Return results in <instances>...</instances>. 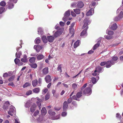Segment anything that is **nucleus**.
Here are the masks:
<instances>
[{
	"label": "nucleus",
	"mask_w": 123,
	"mask_h": 123,
	"mask_svg": "<svg viewBox=\"0 0 123 123\" xmlns=\"http://www.w3.org/2000/svg\"><path fill=\"white\" fill-rule=\"evenodd\" d=\"M5 10V8L3 7H0V14L3 12Z\"/></svg>",
	"instance_id": "50"
},
{
	"label": "nucleus",
	"mask_w": 123,
	"mask_h": 123,
	"mask_svg": "<svg viewBox=\"0 0 123 123\" xmlns=\"http://www.w3.org/2000/svg\"><path fill=\"white\" fill-rule=\"evenodd\" d=\"M33 92L36 93H37L39 92L40 91V89L39 88H36L34 89L33 90Z\"/></svg>",
	"instance_id": "27"
},
{
	"label": "nucleus",
	"mask_w": 123,
	"mask_h": 123,
	"mask_svg": "<svg viewBox=\"0 0 123 123\" xmlns=\"http://www.w3.org/2000/svg\"><path fill=\"white\" fill-rule=\"evenodd\" d=\"M106 62V65L105 66L107 68L110 67L112 65L114 64V62H112L111 61H109Z\"/></svg>",
	"instance_id": "8"
},
{
	"label": "nucleus",
	"mask_w": 123,
	"mask_h": 123,
	"mask_svg": "<svg viewBox=\"0 0 123 123\" xmlns=\"http://www.w3.org/2000/svg\"><path fill=\"white\" fill-rule=\"evenodd\" d=\"M9 103L8 101L6 102L3 106V108L5 110H6L8 108V107L9 105Z\"/></svg>",
	"instance_id": "14"
},
{
	"label": "nucleus",
	"mask_w": 123,
	"mask_h": 123,
	"mask_svg": "<svg viewBox=\"0 0 123 123\" xmlns=\"http://www.w3.org/2000/svg\"><path fill=\"white\" fill-rule=\"evenodd\" d=\"M31 103V102L30 101H28L25 104V106L26 108H28L29 107Z\"/></svg>",
	"instance_id": "25"
},
{
	"label": "nucleus",
	"mask_w": 123,
	"mask_h": 123,
	"mask_svg": "<svg viewBox=\"0 0 123 123\" xmlns=\"http://www.w3.org/2000/svg\"><path fill=\"white\" fill-rule=\"evenodd\" d=\"M43 73L44 74H46L48 73V68H46L43 69Z\"/></svg>",
	"instance_id": "28"
},
{
	"label": "nucleus",
	"mask_w": 123,
	"mask_h": 123,
	"mask_svg": "<svg viewBox=\"0 0 123 123\" xmlns=\"http://www.w3.org/2000/svg\"><path fill=\"white\" fill-rule=\"evenodd\" d=\"M92 93V90L91 88L89 87H87L85 88L83 91V93L86 96L90 95Z\"/></svg>",
	"instance_id": "3"
},
{
	"label": "nucleus",
	"mask_w": 123,
	"mask_h": 123,
	"mask_svg": "<svg viewBox=\"0 0 123 123\" xmlns=\"http://www.w3.org/2000/svg\"><path fill=\"white\" fill-rule=\"evenodd\" d=\"M30 65L31 67L34 68H36L37 67V65L36 63L31 64Z\"/></svg>",
	"instance_id": "44"
},
{
	"label": "nucleus",
	"mask_w": 123,
	"mask_h": 123,
	"mask_svg": "<svg viewBox=\"0 0 123 123\" xmlns=\"http://www.w3.org/2000/svg\"><path fill=\"white\" fill-rule=\"evenodd\" d=\"M77 87V85L75 83L72 84V87L73 89L76 90Z\"/></svg>",
	"instance_id": "45"
},
{
	"label": "nucleus",
	"mask_w": 123,
	"mask_h": 123,
	"mask_svg": "<svg viewBox=\"0 0 123 123\" xmlns=\"http://www.w3.org/2000/svg\"><path fill=\"white\" fill-rule=\"evenodd\" d=\"M107 39L110 40L112 39L113 37L111 36L105 35L104 36Z\"/></svg>",
	"instance_id": "42"
},
{
	"label": "nucleus",
	"mask_w": 123,
	"mask_h": 123,
	"mask_svg": "<svg viewBox=\"0 0 123 123\" xmlns=\"http://www.w3.org/2000/svg\"><path fill=\"white\" fill-rule=\"evenodd\" d=\"M43 117H39V118L37 119V121L38 123H43Z\"/></svg>",
	"instance_id": "26"
},
{
	"label": "nucleus",
	"mask_w": 123,
	"mask_h": 123,
	"mask_svg": "<svg viewBox=\"0 0 123 123\" xmlns=\"http://www.w3.org/2000/svg\"><path fill=\"white\" fill-rule=\"evenodd\" d=\"M67 113L66 112H63L62 114V115L63 117H65L67 115Z\"/></svg>",
	"instance_id": "55"
},
{
	"label": "nucleus",
	"mask_w": 123,
	"mask_h": 123,
	"mask_svg": "<svg viewBox=\"0 0 123 123\" xmlns=\"http://www.w3.org/2000/svg\"><path fill=\"white\" fill-rule=\"evenodd\" d=\"M37 101H38L39 102H42L43 101V100L42 99L39 98L38 97H37L36 98Z\"/></svg>",
	"instance_id": "59"
},
{
	"label": "nucleus",
	"mask_w": 123,
	"mask_h": 123,
	"mask_svg": "<svg viewBox=\"0 0 123 123\" xmlns=\"http://www.w3.org/2000/svg\"><path fill=\"white\" fill-rule=\"evenodd\" d=\"M15 122L14 123H20L19 119L17 118H14Z\"/></svg>",
	"instance_id": "58"
},
{
	"label": "nucleus",
	"mask_w": 123,
	"mask_h": 123,
	"mask_svg": "<svg viewBox=\"0 0 123 123\" xmlns=\"http://www.w3.org/2000/svg\"><path fill=\"white\" fill-rule=\"evenodd\" d=\"M60 115H58L56 117H51V119L53 120H55L59 119L60 117Z\"/></svg>",
	"instance_id": "46"
},
{
	"label": "nucleus",
	"mask_w": 123,
	"mask_h": 123,
	"mask_svg": "<svg viewBox=\"0 0 123 123\" xmlns=\"http://www.w3.org/2000/svg\"><path fill=\"white\" fill-rule=\"evenodd\" d=\"M31 85V84L28 82H26L25 83L23 86V87L24 88L27 87L28 86H30Z\"/></svg>",
	"instance_id": "35"
},
{
	"label": "nucleus",
	"mask_w": 123,
	"mask_h": 123,
	"mask_svg": "<svg viewBox=\"0 0 123 123\" xmlns=\"http://www.w3.org/2000/svg\"><path fill=\"white\" fill-rule=\"evenodd\" d=\"M11 2H8L7 7L9 9H11L13 8L14 5Z\"/></svg>",
	"instance_id": "16"
},
{
	"label": "nucleus",
	"mask_w": 123,
	"mask_h": 123,
	"mask_svg": "<svg viewBox=\"0 0 123 123\" xmlns=\"http://www.w3.org/2000/svg\"><path fill=\"white\" fill-rule=\"evenodd\" d=\"M47 38L48 41L50 42H52L54 39V37L52 36H48Z\"/></svg>",
	"instance_id": "17"
},
{
	"label": "nucleus",
	"mask_w": 123,
	"mask_h": 123,
	"mask_svg": "<svg viewBox=\"0 0 123 123\" xmlns=\"http://www.w3.org/2000/svg\"><path fill=\"white\" fill-rule=\"evenodd\" d=\"M63 30L64 29L62 28L56 31H53V33L54 37H57L60 36L62 34Z\"/></svg>",
	"instance_id": "2"
},
{
	"label": "nucleus",
	"mask_w": 123,
	"mask_h": 123,
	"mask_svg": "<svg viewBox=\"0 0 123 123\" xmlns=\"http://www.w3.org/2000/svg\"><path fill=\"white\" fill-rule=\"evenodd\" d=\"M106 33L109 35H112L114 34V32L111 31H109L107 30L106 31Z\"/></svg>",
	"instance_id": "34"
},
{
	"label": "nucleus",
	"mask_w": 123,
	"mask_h": 123,
	"mask_svg": "<svg viewBox=\"0 0 123 123\" xmlns=\"http://www.w3.org/2000/svg\"><path fill=\"white\" fill-rule=\"evenodd\" d=\"M118 17L120 18L121 19L123 17V13L122 11H121L118 15Z\"/></svg>",
	"instance_id": "41"
},
{
	"label": "nucleus",
	"mask_w": 123,
	"mask_h": 123,
	"mask_svg": "<svg viewBox=\"0 0 123 123\" xmlns=\"http://www.w3.org/2000/svg\"><path fill=\"white\" fill-rule=\"evenodd\" d=\"M77 97H76L75 95H74L73 96V98L74 99L79 101V99H77Z\"/></svg>",
	"instance_id": "64"
},
{
	"label": "nucleus",
	"mask_w": 123,
	"mask_h": 123,
	"mask_svg": "<svg viewBox=\"0 0 123 123\" xmlns=\"http://www.w3.org/2000/svg\"><path fill=\"white\" fill-rule=\"evenodd\" d=\"M15 77L14 75H13L10 77L8 79V80L10 81H13Z\"/></svg>",
	"instance_id": "53"
},
{
	"label": "nucleus",
	"mask_w": 123,
	"mask_h": 123,
	"mask_svg": "<svg viewBox=\"0 0 123 123\" xmlns=\"http://www.w3.org/2000/svg\"><path fill=\"white\" fill-rule=\"evenodd\" d=\"M40 38L39 37H37L35 39V42L36 43L38 44L40 43Z\"/></svg>",
	"instance_id": "37"
},
{
	"label": "nucleus",
	"mask_w": 123,
	"mask_h": 123,
	"mask_svg": "<svg viewBox=\"0 0 123 123\" xmlns=\"http://www.w3.org/2000/svg\"><path fill=\"white\" fill-rule=\"evenodd\" d=\"M6 3L4 1H2L0 3V5L2 6H5L6 5Z\"/></svg>",
	"instance_id": "52"
},
{
	"label": "nucleus",
	"mask_w": 123,
	"mask_h": 123,
	"mask_svg": "<svg viewBox=\"0 0 123 123\" xmlns=\"http://www.w3.org/2000/svg\"><path fill=\"white\" fill-rule=\"evenodd\" d=\"M94 13V9L92 8L87 12L86 14V16L92 15Z\"/></svg>",
	"instance_id": "9"
},
{
	"label": "nucleus",
	"mask_w": 123,
	"mask_h": 123,
	"mask_svg": "<svg viewBox=\"0 0 123 123\" xmlns=\"http://www.w3.org/2000/svg\"><path fill=\"white\" fill-rule=\"evenodd\" d=\"M70 11L68 10L65 12L64 14V17L63 18V20L65 22H66L68 19V17L70 15Z\"/></svg>",
	"instance_id": "7"
},
{
	"label": "nucleus",
	"mask_w": 123,
	"mask_h": 123,
	"mask_svg": "<svg viewBox=\"0 0 123 123\" xmlns=\"http://www.w3.org/2000/svg\"><path fill=\"white\" fill-rule=\"evenodd\" d=\"M48 91V89L47 88H45L43 90V93H46Z\"/></svg>",
	"instance_id": "62"
},
{
	"label": "nucleus",
	"mask_w": 123,
	"mask_h": 123,
	"mask_svg": "<svg viewBox=\"0 0 123 123\" xmlns=\"http://www.w3.org/2000/svg\"><path fill=\"white\" fill-rule=\"evenodd\" d=\"M100 65L102 66H103L105 65H106V62H102L100 63Z\"/></svg>",
	"instance_id": "61"
},
{
	"label": "nucleus",
	"mask_w": 123,
	"mask_h": 123,
	"mask_svg": "<svg viewBox=\"0 0 123 123\" xmlns=\"http://www.w3.org/2000/svg\"><path fill=\"white\" fill-rule=\"evenodd\" d=\"M82 92H78L76 94L77 97L78 98H80L82 96Z\"/></svg>",
	"instance_id": "33"
},
{
	"label": "nucleus",
	"mask_w": 123,
	"mask_h": 123,
	"mask_svg": "<svg viewBox=\"0 0 123 123\" xmlns=\"http://www.w3.org/2000/svg\"><path fill=\"white\" fill-rule=\"evenodd\" d=\"M44 56L42 54H38L37 56V59L38 60H40L43 59Z\"/></svg>",
	"instance_id": "21"
},
{
	"label": "nucleus",
	"mask_w": 123,
	"mask_h": 123,
	"mask_svg": "<svg viewBox=\"0 0 123 123\" xmlns=\"http://www.w3.org/2000/svg\"><path fill=\"white\" fill-rule=\"evenodd\" d=\"M74 12L76 14H79L80 13V10L79 9H76L74 10Z\"/></svg>",
	"instance_id": "43"
},
{
	"label": "nucleus",
	"mask_w": 123,
	"mask_h": 123,
	"mask_svg": "<svg viewBox=\"0 0 123 123\" xmlns=\"http://www.w3.org/2000/svg\"><path fill=\"white\" fill-rule=\"evenodd\" d=\"M41 114L43 115H45L47 112V111L45 107L43 108L41 110Z\"/></svg>",
	"instance_id": "19"
},
{
	"label": "nucleus",
	"mask_w": 123,
	"mask_h": 123,
	"mask_svg": "<svg viewBox=\"0 0 123 123\" xmlns=\"http://www.w3.org/2000/svg\"><path fill=\"white\" fill-rule=\"evenodd\" d=\"M100 43V41L99 40L98 41L97 43L94 46L93 48V50L96 49L99 46Z\"/></svg>",
	"instance_id": "15"
},
{
	"label": "nucleus",
	"mask_w": 123,
	"mask_h": 123,
	"mask_svg": "<svg viewBox=\"0 0 123 123\" xmlns=\"http://www.w3.org/2000/svg\"><path fill=\"white\" fill-rule=\"evenodd\" d=\"M43 31L42 29L41 28H39L38 29V32L39 34H43Z\"/></svg>",
	"instance_id": "40"
},
{
	"label": "nucleus",
	"mask_w": 123,
	"mask_h": 123,
	"mask_svg": "<svg viewBox=\"0 0 123 123\" xmlns=\"http://www.w3.org/2000/svg\"><path fill=\"white\" fill-rule=\"evenodd\" d=\"M110 27L111 30H115L117 28V25L116 24H114Z\"/></svg>",
	"instance_id": "20"
},
{
	"label": "nucleus",
	"mask_w": 123,
	"mask_h": 123,
	"mask_svg": "<svg viewBox=\"0 0 123 123\" xmlns=\"http://www.w3.org/2000/svg\"><path fill=\"white\" fill-rule=\"evenodd\" d=\"M68 107V105L67 102L66 101H65L64 102L63 105V111H66Z\"/></svg>",
	"instance_id": "11"
},
{
	"label": "nucleus",
	"mask_w": 123,
	"mask_h": 123,
	"mask_svg": "<svg viewBox=\"0 0 123 123\" xmlns=\"http://www.w3.org/2000/svg\"><path fill=\"white\" fill-rule=\"evenodd\" d=\"M72 98L71 97H70L69 98L68 100V104H69L72 101Z\"/></svg>",
	"instance_id": "56"
},
{
	"label": "nucleus",
	"mask_w": 123,
	"mask_h": 123,
	"mask_svg": "<svg viewBox=\"0 0 123 123\" xmlns=\"http://www.w3.org/2000/svg\"><path fill=\"white\" fill-rule=\"evenodd\" d=\"M8 76V74L7 73H5L3 75V77H6Z\"/></svg>",
	"instance_id": "63"
},
{
	"label": "nucleus",
	"mask_w": 123,
	"mask_h": 123,
	"mask_svg": "<svg viewBox=\"0 0 123 123\" xmlns=\"http://www.w3.org/2000/svg\"><path fill=\"white\" fill-rule=\"evenodd\" d=\"M50 95L49 94L47 93L45 97V100H48L49 98Z\"/></svg>",
	"instance_id": "54"
},
{
	"label": "nucleus",
	"mask_w": 123,
	"mask_h": 123,
	"mask_svg": "<svg viewBox=\"0 0 123 123\" xmlns=\"http://www.w3.org/2000/svg\"><path fill=\"white\" fill-rule=\"evenodd\" d=\"M39 113V111L38 110H36L34 113L33 114L34 116H36Z\"/></svg>",
	"instance_id": "49"
},
{
	"label": "nucleus",
	"mask_w": 123,
	"mask_h": 123,
	"mask_svg": "<svg viewBox=\"0 0 123 123\" xmlns=\"http://www.w3.org/2000/svg\"><path fill=\"white\" fill-rule=\"evenodd\" d=\"M91 80L93 84H95L97 81V80H96V79L94 77L92 78Z\"/></svg>",
	"instance_id": "38"
},
{
	"label": "nucleus",
	"mask_w": 123,
	"mask_h": 123,
	"mask_svg": "<svg viewBox=\"0 0 123 123\" xmlns=\"http://www.w3.org/2000/svg\"><path fill=\"white\" fill-rule=\"evenodd\" d=\"M41 102H39L38 101H37L36 103L37 105L38 106L39 109H40L41 108Z\"/></svg>",
	"instance_id": "48"
},
{
	"label": "nucleus",
	"mask_w": 123,
	"mask_h": 123,
	"mask_svg": "<svg viewBox=\"0 0 123 123\" xmlns=\"http://www.w3.org/2000/svg\"><path fill=\"white\" fill-rule=\"evenodd\" d=\"M42 40L44 43H46L47 42V39L46 37L44 36H43L42 37Z\"/></svg>",
	"instance_id": "31"
},
{
	"label": "nucleus",
	"mask_w": 123,
	"mask_h": 123,
	"mask_svg": "<svg viewBox=\"0 0 123 123\" xmlns=\"http://www.w3.org/2000/svg\"><path fill=\"white\" fill-rule=\"evenodd\" d=\"M118 59V57L117 56H114L112 57L111 61L112 62H114V64L117 62L116 61Z\"/></svg>",
	"instance_id": "29"
},
{
	"label": "nucleus",
	"mask_w": 123,
	"mask_h": 123,
	"mask_svg": "<svg viewBox=\"0 0 123 123\" xmlns=\"http://www.w3.org/2000/svg\"><path fill=\"white\" fill-rule=\"evenodd\" d=\"M103 70V68L101 67L98 66L96 68L94 72L92 74V75L94 76L98 75L99 73L102 71Z\"/></svg>",
	"instance_id": "4"
},
{
	"label": "nucleus",
	"mask_w": 123,
	"mask_h": 123,
	"mask_svg": "<svg viewBox=\"0 0 123 123\" xmlns=\"http://www.w3.org/2000/svg\"><path fill=\"white\" fill-rule=\"evenodd\" d=\"M15 111L16 109L15 107L11 105L10 106L9 110L8 111V113L9 115L13 116L14 114H15Z\"/></svg>",
	"instance_id": "5"
},
{
	"label": "nucleus",
	"mask_w": 123,
	"mask_h": 123,
	"mask_svg": "<svg viewBox=\"0 0 123 123\" xmlns=\"http://www.w3.org/2000/svg\"><path fill=\"white\" fill-rule=\"evenodd\" d=\"M123 7L121 6L117 10V12H118L120 11L121 10H123Z\"/></svg>",
	"instance_id": "60"
},
{
	"label": "nucleus",
	"mask_w": 123,
	"mask_h": 123,
	"mask_svg": "<svg viewBox=\"0 0 123 123\" xmlns=\"http://www.w3.org/2000/svg\"><path fill=\"white\" fill-rule=\"evenodd\" d=\"M38 81L37 80H36L32 81V85L33 86H36L37 84Z\"/></svg>",
	"instance_id": "32"
},
{
	"label": "nucleus",
	"mask_w": 123,
	"mask_h": 123,
	"mask_svg": "<svg viewBox=\"0 0 123 123\" xmlns=\"http://www.w3.org/2000/svg\"><path fill=\"white\" fill-rule=\"evenodd\" d=\"M34 48L36 50V51L37 52H38L42 49V47L41 46L39 45H35L34 46Z\"/></svg>",
	"instance_id": "10"
},
{
	"label": "nucleus",
	"mask_w": 123,
	"mask_h": 123,
	"mask_svg": "<svg viewBox=\"0 0 123 123\" xmlns=\"http://www.w3.org/2000/svg\"><path fill=\"white\" fill-rule=\"evenodd\" d=\"M32 92V91L31 90H29L26 92V94L27 96L31 94Z\"/></svg>",
	"instance_id": "51"
},
{
	"label": "nucleus",
	"mask_w": 123,
	"mask_h": 123,
	"mask_svg": "<svg viewBox=\"0 0 123 123\" xmlns=\"http://www.w3.org/2000/svg\"><path fill=\"white\" fill-rule=\"evenodd\" d=\"M75 24L74 22H73L72 23L69 29V31L70 32V33L71 34H72V35L71 36V37H72L74 36V29L73 28L74 26V25Z\"/></svg>",
	"instance_id": "6"
},
{
	"label": "nucleus",
	"mask_w": 123,
	"mask_h": 123,
	"mask_svg": "<svg viewBox=\"0 0 123 123\" xmlns=\"http://www.w3.org/2000/svg\"><path fill=\"white\" fill-rule=\"evenodd\" d=\"M62 66L61 65H60L58 66L57 67V70L59 71L60 73L62 72Z\"/></svg>",
	"instance_id": "39"
},
{
	"label": "nucleus",
	"mask_w": 123,
	"mask_h": 123,
	"mask_svg": "<svg viewBox=\"0 0 123 123\" xmlns=\"http://www.w3.org/2000/svg\"><path fill=\"white\" fill-rule=\"evenodd\" d=\"M91 21L88 19L86 18L84 21V24L83 26V29L85 28L80 34V36H84L87 35L86 31L88 28V25L90 24Z\"/></svg>",
	"instance_id": "1"
},
{
	"label": "nucleus",
	"mask_w": 123,
	"mask_h": 123,
	"mask_svg": "<svg viewBox=\"0 0 123 123\" xmlns=\"http://www.w3.org/2000/svg\"><path fill=\"white\" fill-rule=\"evenodd\" d=\"M35 57H32L30 59L29 61L31 63H34L35 62Z\"/></svg>",
	"instance_id": "30"
},
{
	"label": "nucleus",
	"mask_w": 123,
	"mask_h": 123,
	"mask_svg": "<svg viewBox=\"0 0 123 123\" xmlns=\"http://www.w3.org/2000/svg\"><path fill=\"white\" fill-rule=\"evenodd\" d=\"M21 61L23 62H26L27 61V56L26 55H24L23 58L21 59Z\"/></svg>",
	"instance_id": "23"
},
{
	"label": "nucleus",
	"mask_w": 123,
	"mask_h": 123,
	"mask_svg": "<svg viewBox=\"0 0 123 123\" xmlns=\"http://www.w3.org/2000/svg\"><path fill=\"white\" fill-rule=\"evenodd\" d=\"M48 113L51 116H54L55 114V112L53 111L51 109H50Z\"/></svg>",
	"instance_id": "22"
},
{
	"label": "nucleus",
	"mask_w": 123,
	"mask_h": 123,
	"mask_svg": "<svg viewBox=\"0 0 123 123\" xmlns=\"http://www.w3.org/2000/svg\"><path fill=\"white\" fill-rule=\"evenodd\" d=\"M84 6L83 3L81 1H79L77 5V7L79 8H82Z\"/></svg>",
	"instance_id": "18"
},
{
	"label": "nucleus",
	"mask_w": 123,
	"mask_h": 123,
	"mask_svg": "<svg viewBox=\"0 0 123 123\" xmlns=\"http://www.w3.org/2000/svg\"><path fill=\"white\" fill-rule=\"evenodd\" d=\"M21 55V53L20 51L18 53L17 52H16V57L19 58H20V56Z\"/></svg>",
	"instance_id": "36"
},
{
	"label": "nucleus",
	"mask_w": 123,
	"mask_h": 123,
	"mask_svg": "<svg viewBox=\"0 0 123 123\" xmlns=\"http://www.w3.org/2000/svg\"><path fill=\"white\" fill-rule=\"evenodd\" d=\"M36 107L37 106L36 104L34 103L33 104L31 107L30 109L31 111V112H33L35 110Z\"/></svg>",
	"instance_id": "12"
},
{
	"label": "nucleus",
	"mask_w": 123,
	"mask_h": 123,
	"mask_svg": "<svg viewBox=\"0 0 123 123\" xmlns=\"http://www.w3.org/2000/svg\"><path fill=\"white\" fill-rule=\"evenodd\" d=\"M80 44V41L79 40H78L76 42L74 45V48H75L79 46Z\"/></svg>",
	"instance_id": "24"
},
{
	"label": "nucleus",
	"mask_w": 123,
	"mask_h": 123,
	"mask_svg": "<svg viewBox=\"0 0 123 123\" xmlns=\"http://www.w3.org/2000/svg\"><path fill=\"white\" fill-rule=\"evenodd\" d=\"M45 81L47 83L50 82L51 80V77L49 75H48L47 76L45 77Z\"/></svg>",
	"instance_id": "13"
},
{
	"label": "nucleus",
	"mask_w": 123,
	"mask_h": 123,
	"mask_svg": "<svg viewBox=\"0 0 123 123\" xmlns=\"http://www.w3.org/2000/svg\"><path fill=\"white\" fill-rule=\"evenodd\" d=\"M14 61L16 64H18V63L20 62V60L19 59L16 58L15 59Z\"/></svg>",
	"instance_id": "47"
},
{
	"label": "nucleus",
	"mask_w": 123,
	"mask_h": 123,
	"mask_svg": "<svg viewBox=\"0 0 123 123\" xmlns=\"http://www.w3.org/2000/svg\"><path fill=\"white\" fill-rule=\"evenodd\" d=\"M121 19L120 18H119V17H118H118H116L115 18H114V21H117L118 20H120Z\"/></svg>",
	"instance_id": "57"
}]
</instances>
